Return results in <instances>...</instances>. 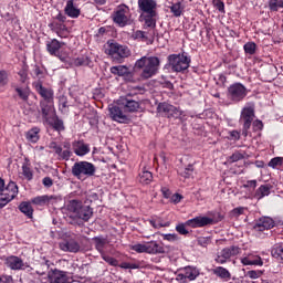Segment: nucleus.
Listing matches in <instances>:
<instances>
[{"mask_svg":"<svg viewBox=\"0 0 283 283\" xmlns=\"http://www.w3.org/2000/svg\"><path fill=\"white\" fill-rule=\"evenodd\" d=\"M168 67H170L171 72H185L189 70V65L191 63V57L182 54H170L168 55Z\"/></svg>","mask_w":283,"mask_h":283,"instance_id":"423d86ee","label":"nucleus"},{"mask_svg":"<svg viewBox=\"0 0 283 283\" xmlns=\"http://www.w3.org/2000/svg\"><path fill=\"white\" fill-rule=\"evenodd\" d=\"M61 251H69L70 253H78L81 245L74 240L63 241L60 243Z\"/></svg>","mask_w":283,"mask_h":283,"instance_id":"393cba45","label":"nucleus"},{"mask_svg":"<svg viewBox=\"0 0 283 283\" xmlns=\"http://www.w3.org/2000/svg\"><path fill=\"white\" fill-rule=\"evenodd\" d=\"M146 249L149 255H160L169 251V247H165L163 243H158V241L146 242Z\"/></svg>","mask_w":283,"mask_h":283,"instance_id":"dca6fc26","label":"nucleus"},{"mask_svg":"<svg viewBox=\"0 0 283 283\" xmlns=\"http://www.w3.org/2000/svg\"><path fill=\"white\" fill-rule=\"evenodd\" d=\"M48 125H51L55 132H63L65 129V126L63 125L62 119H60L56 115L54 118H51L50 122H46Z\"/></svg>","mask_w":283,"mask_h":283,"instance_id":"c9c22d12","label":"nucleus"},{"mask_svg":"<svg viewBox=\"0 0 283 283\" xmlns=\"http://www.w3.org/2000/svg\"><path fill=\"white\" fill-rule=\"evenodd\" d=\"M71 174L77 180H87L96 176V166L90 161H77L72 166Z\"/></svg>","mask_w":283,"mask_h":283,"instance_id":"39448f33","label":"nucleus"},{"mask_svg":"<svg viewBox=\"0 0 283 283\" xmlns=\"http://www.w3.org/2000/svg\"><path fill=\"white\" fill-rule=\"evenodd\" d=\"M273 227H275V221L271 217H262L255 222L253 229L254 231H269Z\"/></svg>","mask_w":283,"mask_h":283,"instance_id":"6ab92c4d","label":"nucleus"},{"mask_svg":"<svg viewBox=\"0 0 283 283\" xmlns=\"http://www.w3.org/2000/svg\"><path fill=\"white\" fill-rule=\"evenodd\" d=\"M19 195V186L14 181L9 182L6 189L0 192V209H3L6 205L12 202Z\"/></svg>","mask_w":283,"mask_h":283,"instance_id":"1a4fd4ad","label":"nucleus"},{"mask_svg":"<svg viewBox=\"0 0 283 283\" xmlns=\"http://www.w3.org/2000/svg\"><path fill=\"white\" fill-rule=\"evenodd\" d=\"M138 180L142 185H149L154 180V175L149 170L139 172Z\"/></svg>","mask_w":283,"mask_h":283,"instance_id":"f704fd0d","label":"nucleus"},{"mask_svg":"<svg viewBox=\"0 0 283 283\" xmlns=\"http://www.w3.org/2000/svg\"><path fill=\"white\" fill-rule=\"evenodd\" d=\"M15 92H17L18 96H20V98L22 101H28V98H30V92L28 91V88L17 87Z\"/></svg>","mask_w":283,"mask_h":283,"instance_id":"8fccbe9b","label":"nucleus"},{"mask_svg":"<svg viewBox=\"0 0 283 283\" xmlns=\"http://www.w3.org/2000/svg\"><path fill=\"white\" fill-rule=\"evenodd\" d=\"M241 262L244 266H263L264 262L259 255H248L241 259Z\"/></svg>","mask_w":283,"mask_h":283,"instance_id":"a878e982","label":"nucleus"},{"mask_svg":"<svg viewBox=\"0 0 283 283\" xmlns=\"http://www.w3.org/2000/svg\"><path fill=\"white\" fill-rule=\"evenodd\" d=\"M149 224L154 229H163V227H169V223H163V222L159 221V219H157V220L156 219H150Z\"/></svg>","mask_w":283,"mask_h":283,"instance_id":"4d7b16f0","label":"nucleus"},{"mask_svg":"<svg viewBox=\"0 0 283 283\" xmlns=\"http://www.w3.org/2000/svg\"><path fill=\"white\" fill-rule=\"evenodd\" d=\"M8 72L6 70L0 71V87H6L9 83Z\"/></svg>","mask_w":283,"mask_h":283,"instance_id":"603ef678","label":"nucleus"},{"mask_svg":"<svg viewBox=\"0 0 283 283\" xmlns=\"http://www.w3.org/2000/svg\"><path fill=\"white\" fill-rule=\"evenodd\" d=\"M50 269L48 263H41L40 266L35 270L36 275H45V272Z\"/></svg>","mask_w":283,"mask_h":283,"instance_id":"bf43d9fd","label":"nucleus"},{"mask_svg":"<svg viewBox=\"0 0 283 283\" xmlns=\"http://www.w3.org/2000/svg\"><path fill=\"white\" fill-rule=\"evenodd\" d=\"M181 271L186 275V279L188 280V282H193V280H196V277L200 275V272L198 271V269L191 268V266H186Z\"/></svg>","mask_w":283,"mask_h":283,"instance_id":"72a5a7b5","label":"nucleus"},{"mask_svg":"<svg viewBox=\"0 0 283 283\" xmlns=\"http://www.w3.org/2000/svg\"><path fill=\"white\" fill-rule=\"evenodd\" d=\"M102 260H104V262H107V264H109L111 266H118V260L113 256L106 255L105 253L102 254Z\"/></svg>","mask_w":283,"mask_h":283,"instance_id":"5fc2aeb1","label":"nucleus"},{"mask_svg":"<svg viewBox=\"0 0 283 283\" xmlns=\"http://www.w3.org/2000/svg\"><path fill=\"white\" fill-rule=\"evenodd\" d=\"M271 189H272L271 185L260 186L255 191L254 198H256V200H262V198H266V196H271Z\"/></svg>","mask_w":283,"mask_h":283,"instance_id":"cd10ccee","label":"nucleus"},{"mask_svg":"<svg viewBox=\"0 0 283 283\" xmlns=\"http://www.w3.org/2000/svg\"><path fill=\"white\" fill-rule=\"evenodd\" d=\"M40 109L42 114V118L50 123L52 118L56 116V113L54 111V102H40Z\"/></svg>","mask_w":283,"mask_h":283,"instance_id":"2eb2a0df","label":"nucleus"},{"mask_svg":"<svg viewBox=\"0 0 283 283\" xmlns=\"http://www.w3.org/2000/svg\"><path fill=\"white\" fill-rule=\"evenodd\" d=\"M118 105L124 107L125 112H138L140 107V103H138L136 99H132V95L128 94L125 97H119Z\"/></svg>","mask_w":283,"mask_h":283,"instance_id":"4468645a","label":"nucleus"},{"mask_svg":"<svg viewBox=\"0 0 283 283\" xmlns=\"http://www.w3.org/2000/svg\"><path fill=\"white\" fill-rule=\"evenodd\" d=\"M282 163H283L282 157H274L269 161L268 167H271L272 169H276L277 167H282Z\"/></svg>","mask_w":283,"mask_h":283,"instance_id":"de8ad7c7","label":"nucleus"},{"mask_svg":"<svg viewBox=\"0 0 283 283\" xmlns=\"http://www.w3.org/2000/svg\"><path fill=\"white\" fill-rule=\"evenodd\" d=\"M170 109L171 104L167 102L159 103L157 106L158 114H160V116H166V118H168Z\"/></svg>","mask_w":283,"mask_h":283,"instance_id":"e433bc0d","label":"nucleus"},{"mask_svg":"<svg viewBox=\"0 0 283 283\" xmlns=\"http://www.w3.org/2000/svg\"><path fill=\"white\" fill-rule=\"evenodd\" d=\"M72 149L75 156H87L91 151L88 144H85L83 139L74 140L72 143Z\"/></svg>","mask_w":283,"mask_h":283,"instance_id":"412c9836","label":"nucleus"},{"mask_svg":"<svg viewBox=\"0 0 283 283\" xmlns=\"http://www.w3.org/2000/svg\"><path fill=\"white\" fill-rule=\"evenodd\" d=\"M108 112L112 120H115L116 123H129V117L123 113L120 107L111 105Z\"/></svg>","mask_w":283,"mask_h":283,"instance_id":"f3484780","label":"nucleus"},{"mask_svg":"<svg viewBox=\"0 0 283 283\" xmlns=\"http://www.w3.org/2000/svg\"><path fill=\"white\" fill-rule=\"evenodd\" d=\"M106 54H108V56H112L114 61H117L118 63H120L123 59H127V56H129L130 52H129V48L123 44H119L118 42H112V43H108V46L106 49Z\"/></svg>","mask_w":283,"mask_h":283,"instance_id":"0eeeda50","label":"nucleus"},{"mask_svg":"<svg viewBox=\"0 0 283 283\" xmlns=\"http://www.w3.org/2000/svg\"><path fill=\"white\" fill-rule=\"evenodd\" d=\"M122 269H138V264L136 263H127V262H124L122 263Z\"/></svg>","mask_w":283,"mask_h":283,"instance_id":"338daca9","label":"nucleus"},{"mask_svg":"<svg viewBox=\"0 0 283 283\" xmlns=\"http://www.w3.org/2000/svg\"><path fill=\"white\" fill-rule=\"evenodd\" d=\"M50 149L54 150L56 156H59L60 160H70V158H72V156H73L72 150L63 149V147L59 146V144H56V142H52L50 144Z\"/></svg>","mask_w":283,"mask_h":283,"instance_id":"5701e85b","label":"nucleus"},{"mask_svg":"<svg viewBox=\"0 0 283 283\" xmlns=\"http://www.w3.org/2000/svg\"><path fill=\"white\" fill-rule=\"evenodd\" d=\"M230 140H240V132L231 130L230 132Z\"/></svg>","mask_w":283,"mask_h":283,"instance_id":"69168bd1","label":"nucleus"},{"mask_svg":"<svg viewBox=\"0 0 283 283\" xmlns=\"http://www.w3.org/2000/svg\"><path fill=\"white\" fill-rule=\"evenodd\" d=\"M49 28L53 31V32H59L61 30H65V24L61 23V22H56L53 21L49 24Z\"/></svg>","mask_w":283,"mask_h":283,"instance_id":"864d4df0","label":"nucleus"},{"mask_svg":"<svg viewBox=\"0 0 283 283\" xmlns=\"http://www.w3.org/2000/svg\"><path fill=\"white\" fill-rule=\"evenodd\" d=\"M252 127L254 129V132H260L262 129V127H264V124H262V120H254L252 122Z\"/></svg>","mask_w":283,"mask_h":283,"instance_id":"e2e57ef3","label":"nucleus"},{"mask_svg":"<svg viewBox=\"0 0 283 283\" xmlns=\"http://www.w3.org/2000/svg\"><path fill=\"white\" fill-rule=\"evenodd\" d=\"M272 255L276 259V260H283V245H275L272 249Z\"/></svg>","mask_w":283,"mask_h":283,"instance_id":"49530a36","label":"nucleus"},{"mask_svg":"<svg viewBox=\"0 0 283 283\" xmlns=\"http://www.w3.org/2000/svg\"><path fill=\"white\" fill-rule=\"evenodd\" d=\"M92 63V60L90 57L83 55L74 60V65L77 67L90 65Z\"/></svg>","mask_w":283,"mask_h":283,"instance_id":"37998d69","label":"nucleus"},{"mask_svg":"<svg viewBox=\"0 0 283 283\" xmlns=\"http://www.w3.org/2000/svg\"><path fill=\"white\" fill-rule=\"evenodd\" d=\"M19 177L22 178V180H28V182L34 179V171L32 170V164L30 163V159H24V163L21 167V172H19Z\"/></svg>","mask_w":283,"mask_h":283,"instance_id":"aec40b11","label":"nucleus"},{"mask_svg":"<svg viewBox=\"0 0 283 283\" xmlns=\"http://www.w3.org/2000/svg\"><path fill=\"white\" fill-rule=\"evenodd\" d=\"M0 283H12V277L10 275L0 276Z\"/></svg>","mask_w":283,"mask_h":283,"instance_id":"774afa93","label":"nucleus"},{"mask_svg":"<svg viewBox=\"0 0 283 283\" xmlns=\"http://www.w3.org/2000/svg\"><path fill=\"white\" fill-rule=\"evenodd\" d=\"M213 275H217V277H220V280H223L224 282H229L231 280V272L227 270L223 266H217L212 270Z\"/></svg>","mask_w":283,"mask_h":283,"instance_id":"bb28decb","label":"nucleus"},{"mask_svg":"<svg viewBox=\"0 0 283 283\" xmlns=\"http://www.w3.org/2000/svg\"><path fill=\"white\" fill-rule=\"evenodd\" d=\"M211 224H216L213 218L199 216L187 220L185 223H179L176 226V231L177 233H180V235H188L189 230L187 227H190L191 229H200L202 227H211Z\"/></svg>","mask_w":283,"mask_h":283,"instance_id":"7ed1b4c3","label":"nucleus"},{"mask_svg":"<svg viewBox=\"0 0 283 283\" xmlns=\"http://www.w3.org/2000/svg\"><path fill=\"white\" fill-rule=\"evenodd\" d=\"M229 96L234 103H240L247 97V87L240 83L232 84L229 88Z\"/></svg>","mask_w":283,"mask_h":283,"instance_id":"f8f14e48","label":"nucleus"},{"mask_svg":"<svg viewBox=\"0 0 283 283\" xmlns=\"http://www.w3.org/2000/svg\"><path fill=\"white\" fill-rule=\"evenodd\" d=\"M111 74H114L115 76H132V72H129V67L125 65L111 67Z\"/></svg>","mask_w":283,"mask_h":283,"instance_id":"7c9ffc66","label":"nucleus"},{"mask_svg":"<svg viewBox=\"0 0 283 283\" xmlns=\"http://www.w3.org/2000/svg\"><path fill=\"white\" fill-rule=\"evenodd\" d=\"M211 243V237H199L197 239V244L199 247H203V249H207V245Z\"/></svg>","mask_w":283,"mask_h":283,"instance_id":"6e6d98bb","label":"nucleus"},{"mask_svg":"<svg viewBox=\"0 0 283 283\" xmlns=\"http://www.w3.org/2000/svg\"><path fill=\"white\" fill-rule=\"evenodd\" d=\"M243 50L245 54H250L251 56H253V54H255V50H258V45L255 44V42H248L244 44Z\"/></svg>","mask_w":283,"mask_h":283,"instance_id":"c03bdc74","label":"nucleus"},{"mask_svg":"<svg viewBox=\"0 0 283 283\" xmlns=\"http://www.w3.org/2000/svg\"><path fill=\"white\" fill-rule=\"evenodd\" d=\"M39 132H41V129H39L38 127L30 129L27 133V139H29L30 143H38L39 142Z\"/></svg>","mask_w":283,"mask_h":283,"instance_id":"58836bf2","label":"nucleus"},{"mask_svg":"<svg viewBox=\"0 0 283 283\" xmlns=\"http://www.w3.org/2000/svg\"><path fill=\"white\" fill-rule=\"evenodd\" d=\"M93 242H95V249L103 255L105 253V247H107V238L105 237H94Z\"/></svg>","mask_w":283,"mask_h":283,"instance_id":"2f4dec72","label":"nucleus"},{"mask_svg":"<svg viewBox=\"0 0 283 283\" xmlns=\"http://www.w3.org/2000/svg\"><path fill=\"white\" fill-rule=\"evenodd\" d=\"M182 116H185V112H182L180 108L171 105L170 111L168 113V118H180L182 119Z\"/></svg>","mask_w":283,"mask_h":283,"instance_id":"4c0bfd02","label":"nucleus"},{"mask_svg":"<svg viewBox=\"0 0 283 283\" xmlns=\"http://www.w3.org/2000/svg\"><path fill=\"white\" fill-rule=\"evenodd\" d=\"M61 200H62L61 196L46 195V206L56 205L57 202H61Z\"/></svg>","mask_w":283,"mask_h":283,"instance_id":"3c124183","label":"nucleus"},{"mask_svg":"<svg viewBox=\"0 0 283 283\" xmlns=\"http://www.w3.org/2000/svg\"><path fill=\"white\" fill-rule=\"evenodd\" d=\"M161 238L163 240H167L168 242H176L178 240V234L176 233H169V234H165L161 233Z\"/></svg>","mask_w":283,"mask_h":283,"instance_id":"052dcab7","label":"nucleus"},{"mask_svg":"<svg viewBox=\"0 0 283 283\" xmlns=\"http://www.w3.org/2000/svg\"><path fill=\"white\" fill-rule=\"evenodd\" d=\"M253 118H255V108L252 106H245L241 111L239 119L240 125H242V135L244 137L249 136V130L251 129V125H253Z\"/></svg>","mask_w":283,"mask_h":283,"instance_id":"6e6552de","label":"nucleus"},{"mask_svg":"<svg viewBox=\"0 0 283 283\" xmlns=\"http://www.w3.org/2000/svg\"><path fill=\"white\" fill-rule=\"evenodd\" d=\"M66 209L70 213H72L73 218L83 220V222H90V219L92 216H94V209H92L90 206H83V202L78 200L69 201Z\"/></svg>","mask_w":283,"mask_h":283,"instance_id":"20e7f679","label":"nucleus"},{"mask_svg":"<svg viewBox=\"0 0 283 283\" xmlns=\"http://www.w3.org/2000/svg\"><path fill=\"white\" fill-rule=\"evenodd\" d=\"M42 185L44 187H46L48 189H50V187H52V185H54V180H52V178H50V177H44L42 179Z\"/></svg>","mask_w":283,"mask_h":283,"instance_id":"0e129e2a","label":"nucleus"},{"mask_svg":"<svg viewBox=\"0 0 283 283\" xmlns=\"http://www.w3.org/2000/svg\"><path fill=\"white\" fill-rule=\"evenodd\" d=\"M64 14L71 19H78V17H81V9L76 6L74 0H67L64 7Z\"/></svg>","mask_w":283,"mask_h":283,"instance_id":"4be33fe9","label":"nucleus"},{"mask_svg":"<svg viewBox=\"0 0 283 283\" xmlns=\"http://www.w3.org/2000/svg\"><path fill=\"white\" fill-rule=\"evenodd\" d=\"M168 8L170 9L172 17L176 18L182 17V12H185V6L180 1L172 2Z\"/></svg>","mask_w":283,"mask_h":283,"instance_id":"c85d7f7f","label":"nucleus"},{"mask_svg":"<svg viewBox=\"0 0 283 283\" xmlns=\"http://www.w3.org/2000/svg\"><path fill=\"white\" fill-rule=\"evenodd\" d=\"M112 19L119 28H125L129 22V7L126 4L118 6L112 14Z\"/></svg>","mask_w":283,"mask_h":283,"instance_id":"9d476101","label":"nucleus"},{"mask_svg":"<svg viewBox=\"0 0 283 283\" xmlns=\"http://www.w3.org/2000/svg\"><path fill=\"white\" fill-rule=\"evenodd\" d=\"M48 279L50 283H72V276L70 272L54 269L48 272Z\"/></svg>","mask_w":283,"mask_h":283,"instance_id":"9b49d317","label":"nucleus"},{"mask_svg":"<svg viewBox=\"0 0 283 283\" xmlns=\"http://www.w3.org/2000/svg\"><path fill=\"white\" fill-rule=\"evenodd\" d=\"M35 91L43 98L40 103H54V91L52 88H45L43 84H35Z\"/></svg>","mask_w":283,"mask_h":283,"instance_id":"a211bd4d","label":"nucleus"},{"mask_svg":"<svg viewBox=\"0 0 283 283\" xmlns=\"http://www.w3.org/2000/svg\"><path fill=\"white\" fill-rule=\"evenodd\" d=\"M132 251H135L136 253H147V242L132 245Z\"/></svg>","mask_w":283,"mask_h":283,"instance_id":"09e8293b","label":"nucleus"},{"mask_svg":"<svg viewBox=\"0 0 283 283\" xmlns=\"http://www.w3.org/2000/svg\"><path fill=\"white\" fill-rule=\"evenodd\" d=\"M182 178H191L193 176V164L188 165L186 168L178 171Z\"/></svg>","mask_w":283,"mask_h":283,"instance_id":"ea45409f","label":"nucleus"},{"mask_svg":"<svg viewBox=\"0 0 283 283\" xmlns=\"http://www.w3.org/2000/svg\"><path fill=\"white\" fill-rule=\"evenodd\" d=\"M138 8L144 17L147 28H156L158 17V2L156 0H138Z\"/></svg>","mask_w":283,"mask_h":283,"instance_id":"f03ea898","label":"nucleus"},{"mask_svg":"<svg viewBox=\"0 0 283 283\" xmlns=\"http://www.w3.org/2000/svg\"><path fill=\"white\" fill-rule=\"evenodd\" d=\"M19 209L21 211V213H23L24 216H27V218L31 219L34 216V209L32 208V205L28 201H23L19 205Z\"/></svg>","mask_w":283,"mask_h":283,"instance_id":"473e14b6","label":"nucleus"},{"mask_svg":"<svg viewBox=\"0 0 283 283\" xmlns=\"http://www.w3.org/2000/svg\"><path fill=\"white\" fill-rule=\"evenodd\" d=\"M213 6L217 10H219V12H224V2L221 0H214Z\"/></svg>","mask_w":283,"mask_h":283,"instance_id":"680f3d73","label":"nucleus"},{"mask_svg":"<svg viewBox=\"0 0 283 283\" xmlns=\"http://www.w3.org/2000/svg\"><path fill=\"white\" fill-rule=\"evenodd\" d=\"M280 8H283V0H269V9L271 12H277Z\"/></svg>","mask_w":283,"mask_h":283,"instance_id":"79ce46f5","label":"nucleus"},{"mask_svg":"<svg viewBox=\"0 0 283 283\" xmlns=\"http://www.w3.org/2000/svg\"><path fill=\"white\" fill-rule=\"evenodd\" d=\"M262 275H264V271L262 270H250L247 272V277H250V280H258Z\"/></svg>","mask_w":283,"mask_h":283,"instance_id":"a18cd8bd","label":"nucleus"},{"mask_svg":"<svg viewBox=\"0 0 283 283\" xmlns=\"http://www.w3.org/2000/svg\"><path fill=\"white\" fill-rule=\"evenodd\" d=\"M32 205H36L38 207L48 206L46 195L38 196L31 199Z\"/></svg>","mask_w":283,"mask_h":283,"instance_id":"a19ab883","label":"nucleus"},{"mask_svg":"<svg viewBox=\"0 0 283 283\" xmlns=\"http://www.w3.org/2000/svg\"><path fill=\"white\" fill-rule=\"evenodd\" d=\"M222 254V258H226L227 260H231V258L239 255L240 248L235 245H231L230 248H224L220 252Z\"/></svg>","mask_w":283,"mask_h":283,"instance_id":"c756f323","label":"nucleus"},{"mask_svg":"<svg viewBox=\"0 0 283 283\" xmlns=\"http://www.w3.org/2000/svg\"><path fill=\"white\" fill-rule=\"evenodd\" d=\"M243 158L244 155H242L240 151H235L228 158V163H238V160H242Z\"/></svg>","mask_w":283,"mask_h":283,"instance_id":"13d9d810","label":"nucleus"},{"mask_svg":"<svg viewBox=\"0 0 283 283\" xmlns=\"http://www.w3.org/2000/svg\"><path fill=\"white\" fill-rule=\"evenodd\" d=\"M135 70H142L140 78L147 81L160 70V59L158 56H143L135 62Z\"/></svg>","mask_w":283,"mask_h":283,"instance_id":"f257e3e1","label":"nucleus"},{"mask_svg":"<svg viewBox=\"0 0 283 283\" xmlns=\"http://www.w3.org/2000/svg\"><path fill=\"white\" fill-rule=\"evenodd\" d=\"M6 264L9 269H11V271H22L25 269V263H23V260L14 255L7 258Z\"/></svg>","mask_w":283,"mask_h":283,"instance_id":"b1692460","label":"nucleus"},{"mask_svg":"<svg viewBox=\"0 0 283 283\" xmlns=\"http://www.w3.org/2000/svg\"><path fill=\"white\" fill-rule=\"evenodd\" d=\"M61 48H62L61 42L56 39H53L46 42V52H49L51 56H57L60 61L65 63V61H67V56L61 55L60 53Z\"/></svg>","mask_w":283,"mask_h":283,"instance_id":"ddd939ff","label":"nucleus"}]
</instances>
